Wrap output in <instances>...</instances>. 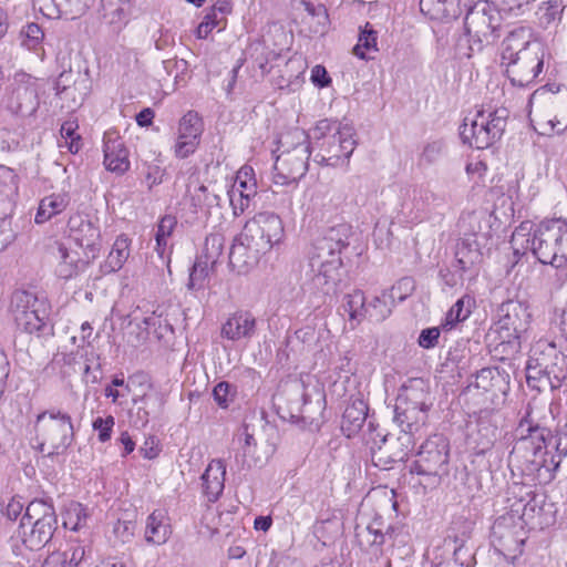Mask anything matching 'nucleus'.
I'll return each instance as SVG.
<instances>
[{
  "label": "nucleus",
  "mask_w": 567,
  "mask_h": 567,
  "mask_svg": "<svg viewBox=\"0 0 567 567\" xmlns=\"http://www.w3.org/2000/svg\"><path fill=\"white\" fill-rule=\"evenodd\" d=\"M534 347L535 354L540 355L543 365L559 386L560 382L567 378V355L558 350L555 342L547 340H539Z\"/></svg>",
  "instance_id": "23"
},
{
  "label": "nucleus",
  "mask_w": 567,
  "mask_h": 567,
  "mask_svg": "<svg viewBox=\"0 0 567 567\" xmlns=\"http://www.w3.org/2000/svg\"><path fill=\"white\" fill-rule=\"evenodd\" d=\"M224 237L220 234H210L206 237L202 254L197 257L198 260L214 269L223 254Z\"/></svg>",
  "instance_id": "39"
},
{
  "label": "nucleus",
  "mask_w": 567,
  "mask_h": 567,
  "mask_svg": "<svg viewBox=\"0 0 567 567\" xmlns=\"http://www.w3.org/2000/svg\"><path fill=\"white\" fill-rule=\"evenodd\" d=\"M394 306L395 302L391 299V293H386L383 290L368 303L367 319L373 322H381L391 315Z\"/></svg>",
  "instance_id": "36"
},
{
  "label": "nucleus",
  "mask_w": 567,
  "mask_h": 567,
  "mask_svg": "<svg viewBox=\"0 0 567 567\" xmlns=\"http://www.w3.org/2000/svg\"><path fill=\"white\" fill-rule=\"evenodd\" d=\"M350 227L340 224L318 238L309 251L303 275V288L313 293L329 295L340 281L341 252L349 245Z\"/></svg>",
  "instance_id": "2"
},
{
  "label": "nucleus",
  "mask_w": 567,
  "mask_h": 567,
  "mask_svg": "<svg viewBox=\"0 0 567 567\" xmlns=\"http://www.w3.org/2000/svg\"><path fill=\"white\" fill-rule=\"evenodd\" d=\"M70 204L68 194H52L41 199L34 217L35 224H43L62 213Z\"/></svg>",
  "instance_id": "32"
},
{
  "label": "nucleus",
  "mask_w": 567,
  "mask_h": 567,
  "mask_svg": "<svg viewBox=\"0 0 567 567\" xmlns=\"http://www.w3.org/2000/svg\"><path fill=\"white\" fill-rule=\"evenodd\" d=\"M559 219L542 221L533 233L529 223H522L512 235V247L516 252L530 250L537 260L551 265L556 256Z\"/></svg>",
  "instance_id": "9"
},
{
  "label": "nucleus",
  "mask_w": 567,
  "mask_h": 567,
  "mask_svg": "<svg viewBox=\"0 0 567 567\" xmlns=\"http://www.w3.org/2000/svg\"><path fill=\"white\" fill-rule=\"evenodd\" d=\"M9 374H10V362H9L8 358L0 357V399L2 398V395L4 393Z\"/></svg>",
  "instance_id": "62"
},
{
  "label": "nucleus",
  "mask_w": 567,
  "mask_h": 567,
  "mask_svg": "<svg viewBox=\"0 0 567 567\" xmlns=\"http://www.w3.org/2000/svg\"><path fill=\"white\" fill-rule=\"evenodd\" d=\"M311 82L317 87H327L331 84V78L329 76L326 68L323 65H315L311 70Z\"/></svg>",
  "instance_id": "58"
},
{
  "label": "nucleus",
  "mask_w": 567,
  "mask_h": 567,
  "mask_svg": "<svg viewBox=\"0 0 567 567\" xmlns=\"http://www.w3.org/2000/svg\"><path fill=\"white\" fill-rule=\"evenodd\" d=\"M475 50H477V45L474 43V38L467 33L461 37L455 45L456 54L460 58H471Z\"/></svg>",
  "instance_id": "57"
},
{
  "label": "nucleus",
  "mask_w": 567,
  "mask_h": 567,
  "mask_svg": "<svg viewBox=\"0 0 567 567\" xmlns=\"http://www.w3.org/2000/svg\"><path fill=\"white\" fill-rule=\"evenodd\" d=\"M528 30L512 31L502 42L501 60L513 85L528 86L542 73L545 51L539 42H529Z\"/></svg>",
  "instance_id": "3"
},
{
  "label": "nucleus",
  "mask_w": 567,
  "mask_h": 567,
  "mask_svg": "<svg viewBox=\"0 0 567 567\" xmlns=\"http://www.w3.org/2000/svg\"><path fill=\"white\" fill-rule=\"evenodd\" d=\"M176 224H177V220L174 216H172V215L164 216L158 223L156 235H158V237H166V238L169 237L172 235Z\"/></svg>",
  "instance_id": "59"
},
{
  "label": "nucleus",
  "mask_w": 567,
  "mask_h": 567,
  "mask_svg": "<svg viewBox=\"0 0 567 567\" xmlns=\"http://www.w3.org/2000/svg\"><path fill=\"white\" fill-rule=\"evenodd\" d=\"M221 332L231 340L246 337L248 334V317L240 315L229 318L223 326Z\"/></svg>",
  "instance_id": "42"
},
{
  "label": "nucleus",
  "mask_w": 567,
  "mask_h": 567,
  "mask_svg": "<svg viewBox=\"0 0 567 567\" xmlns=\"http://www.w3.org/2000/svg\"><path fill=\"white\" fill-rule=\"evenodd\" d=\"M59 264L55 268V274L62 279H70L78 275L82 267L76 252H71L64 245L58 246Z\"/></svg>",
  "instance_id": "34"
},
{
  "label": "nucleus",
  "mask_w": 567,
  "mask_h": 567,
  "mask_svg": "<svg viewBox=\"0 0 567 567\" xmlns=\"http://www.w3.org/2000/svg\"><path fill=\"white\" fill-rule=\"evenodd\" d=\"M226 467L220 460H213L202 475L203 494L208 502L218 499L224 491Z\"/></svg>",
  "instance_id": "26"
},
{
  "label": "nucleus",
  "mask_w": 567,
  "mask_h": 567,
  "mask_svg": "<svg viewBox=\"0 0 567 567\" xmlns=\"http://www.w3.org/2000/svg\"><path fill=\"white\" fill-rule=\"evenodd\" d=\"M19 190V177L16 172L0 165V215H12Z\"/></svg>",
  "instance_id": "25"
},
{
  "label": "nucleus",
  "mask_w": 567,
  "mask_h": 567,
  "mask_svg": "<svg viewBox=\"0 0 567 567\" xmlns=\"http://www.w3.org/2000/svg\"><path fill=\"white\" fill-rule=\"evenodd\" d=\"M140 452L145 458H155L159 453L157 440L154 436L147 437L144 444L140 447Z\"/></svg>",
  "instance_id": "60"
},
{
  "label": "nucleus",
  "mask_w": 567,
  "mask_h": 567,
  "mask_svg": "<svg viewBox=\"0 0 567 567\" xmlns=\"http://www.w3.org/2000/svg\"><path fill=\"white\" fill-rule=\"evenodd\" d=\"M229 268L237 275L248 274V235L244 231L234 238L229 251Z\"/></svg>",
  "instance_id": "31"
},
{
  "label": "nucleus",
  "mask_w": 567,
  "mask_h": 567,
  "mask_svg": "<svg viewBox=\"0 0 567 567\" xmlns=\"http://www.w3.org/2000/svg\"><path fill=\"white\" fill-rule=\"evenodd\" d=\"M526 381L530 388L538 391H543L547 386L550 389L558 388L551 374L543 365L540 355L535 354L534 346L530 349L529 358L526 363Z\"/></svg>",
  "instance_id": "27"
},
{
  "label": "nucleus",
  "mask_w": 567,
  "mask_h": 567,
  "mask_svg": "<svg viewBox=\"0 0 567 567\" xmlns=\"http://www.w3.org/2000/svg\"><path fill=\"white\" fill-rule=\"evenodd\" d=\"M378 32L370 23H365L361 30L358 43L353 48V54L361 60L370 59V53L378 52Z\"/></svg>",
  "instance_id": "38"
},
{
  "label": "nucleus",
  "mask_w": 567,
  "mask_h": 567,
  "mask_svg": "<svg viewBox=\"0 0 567 567\" xmlns=\"http://www.w3.org/2000/svg\"><path fill=\"white\" fill-rule=\"evenodd\" d=\"M556 250L553 267H567V223L561 219H559Z\"/></svg>",
  "instance_id": "44"
},
{
  "label": "nucleus",
  "mask_w": 567,
  "mask_h": 567,
  "mask_svg": "<svg viewBox=\"0 0 567 567\" xmlns=\"http://www.w3.org/2000/svg\"><path fill=\"white\" fill-rule=\"evenodd\" d=\"M449 442L443 435L427 439L420 447L416 460L410 465L409 472L424 476L427 482H439L440 470L449 463Z\"/></svg>",
  "instance_id": "13"
},
{
  "label": "nucleus",
  "mask_w": 567,
  "mask_h": 567,
  "mask_svg": "<svg viewBox=\"0 0 567 567\" xmlns=\"http://www.w3.org/2000/svg\"><path fill=\"white\" fill-rule=\"evenodd\" d=\"M188 196L184 199V205L189 206L190 213L196 215L204 206H212L218 199L217 195H210L204 185L190 189L188 186Z\"/></svg>",
  "instance_id": "41"
},
{
  "label": "nucleus",
  "mask_w": 567,
  "mask_h": 567,
  "mask_svg": "<svg viewBox=\"0 0 567 567\" xmlns=\"http://www.w3.org/2000/svg\"><path fill=\"white\" fill-rule=\"evenodd\" d=\"M17 238L12 227L11 215H0V252L8 248Z\"/></svg>",
  "instance_id": "48"
},
{
  "label": "nucleus",
  "mask_w": 567,
  "mask_h": 567,
  "mask_svg": "<svg viewBox=\"0 0 567 567\" xmlns=\"http://www.w3.org/2000/svg\"><path fill=\"white\" fill-rule=\"evenodd\" d=\"M11 309L16 326L20 331L41 336L51 330L48 305L37 296L28 291L14 292Z\"/></svg>",
  "instance_id": "11"
},
{
  "label": "nucleus",
  "mask_w": 567,
  "mask_h": 567,
  "mask_svg": "<svg viewBox=\"0 0 567 567\" xmlns=\"http://www.w3.org/2000/svg\"><path fill=\"white\" fill-rule=\"evenodd\" d=\"M104 165L107 171L123 174L130 168L128 150L117 131L110 130L103 138Z\"/></svg>",
  "instance_id": "22"
},
{
  "label": "nucleus",
  "mask_w": 567,
  "mask_h": 567,
  "mask_svg": "<svg viewBox=\"0 0 567 567\" xmlns=\"http://www.w3.org/2000/svg\"><path fill=\"white\" fill-rule=\"evenodd\" d=\"M312 140L316 151L313 161L333 167L348 163L357 145L351 124L327 118L316 124Z\"/></svg>",
  "instance_id": "5"
},
{
  "label": "nucleus",
  "mask_w": 567,
  "mask_h": 567,
  "mask_svg": "<svg viewBox=\"0 0 567 567\" xmlns=\"http://www.w3.org/2000/svg\"><path fill=\"white\" fill-rule=\"evenodd\" d=\"M60 554L65 557L69 567H78L85 558L86 548L80 542H70L68 548Z\"/></svg>",
  "instance_id": "47"
},
{
  "label": "nucleus",
  "mask_w": 567,
  "mask_h": 567,
  "mask_svg": "<svg viewBox=\"0 0 567 567\" xmlns=\"http://www.w3.org/2000/svg\"><path fill=\"white\" fill-rule=\"evenodd\" d=\"M21 34L25 38L23 44L30 50H35L44 39L41 27L33 22L23 27Z\"/></svg>",
  "instance_id": "49"
},
{
  "label": "nucleus",
  "mask_w": 567,
  "mask_h": 567,
  "mask_svg": "<svg viewBox=\"0 0 567 567\" xmlns=\"http://www.w3.org/2000/svg\"><path fill=\"white\" fill-rule=\"evenodd\" d=\"M68 228L70 237L84 249L87 262L95 259L102 247L99 226L86 216L74 214L69 218Z\"/></svg>",
  "instance_id": "18"
},
{
  "label": "nucleus",
  "mask_w": 567,
  "mask_h": 567,
  "mask_svg": "<svg viewBox=\"0 0 567 567\" xmlns=\"http://www.w3.org/2000/svg\"><path fill=\"white\" fill-rule=\"evenodd\" d=\"M22 509L23 505L20 502L12 499L7 505L6 515L8 516L9 519L16 520L20 516Z\"/></svg>",
  "instance_id": "64"
},
{
  "label": "nucleus",
  "mask_w": 567,
  "mask_h": 567,
  "mask_svg": "<svg viewBox=\"0 0 567 567\" xmlns=\"http://www.w3.org/2000/svg\"><path fill=\"white\" fill-rule=\"evenodd\" d=\"M471 315V310L464 307V299H458L445 316L442 328L451 330L456 323L466 320Z\"/></svg>",
  "instance_id": "45"
},
{
  "label": "nucleus",
  "mask_w": 567,
  "mask_h": 567,
  "mask_svg": "<svg viewBox=\"0 0 567 567\" xmlns=\"http://www.w3.org/2000/svg\"><path fill=\"white\" fill-rule=\"evenodd\" d=\"M444 143L442 141H432L424 145L420 155V163L422 165H431L437 163L444 155Z\"/></svg>",
  "instance_id": "46"
},
{
  "label": "nucleus",
  "mask_w": 567,
  "mask_h": 567,
  "mask_svg": "<svg viewBox=\"0 0 567 567\" xmlns=\"http://www.w3.org/2000/svg\"><path fill=\"white\" fill-rule=\"evenodd\" d=\"M230 391V385L227 382H219L213 390L215 401L219 406H227V398Z\"/></svg>",
  "instance_id": "61"
},
{
  "label": "nucleus",
  "mask_w": 567,
  "mask_h": 567,
  "mask_svg": "<svg viewBox=\"0 0 567 567\" xmlns=\"http://www.w3.org/2000/svg\"><path fill=\"white\" fill-rule=\"evenodd\" d=\"M172 535L171 519L165 509L153 511L145 520L144 539L148 545L161 546Z\"/></svg>",
  "instance_id": "24"
},
{
  "label": "nucleus",
  "mask_w": 567,
  "mask_h": 567,
  "mask_svg": "<svg viewBox=\"0 0 567 567\" xmlns=\"http://www.w3.org/2000/svg\"><path fill=\"white\" fill-rule=\"evenodd\" d=\"M41 567H69L66 565L65 557H63L60 551L51 553L45 560L43 561Z\"/></svg>",
  "instance_id": "63"
},
{
  "label": "nucleus",
  "mask_w": 567,
  "mask_h": 567,
  "mask_svg": "<svg viewBox=\"0 0 567 567\" xmlns=\"http://www.w3.org/2000/svg\"><path fill=\"white\" fill-rule=\"evenodd\" d=\"M561 0H548L538 9V19L542 24L548 25L561 19L563 13Z\"/></svg>",
  "instance_id": "43"
},
{
  "label": "nucleus",
  "mask_w": 567,
  "mask_h": 567,
  "mask_svg": "<svg viewBox=\"0 0 567 567\" xmlns=\"http://www.w3.org/2000/svg\"><path fill=\"white\" fill-rule=\"evenodd\" d=\"M497 377L498 372L496 369L484 368L476 373L475 380L472 384L475 388L487 392L494 386V381L497 379Z\"/></svg>",
  "instance_id": "52"
},
{
  "label": "nucleus",
  "mask_w": 567,
  "mask_h": 567,
  "mask_svg": "<svg viewBox=\"0 0 567 567\" xmlns=\"http://www.w3.org/2000/svg\"><path fill=\"white\" fill-rule=\"evenodd\" d=\"M464 25L467 34L473 35L477 50H481L483 41L489 42L498 37L495 32L501 25V14L488 1H480L467 12Z\"/></svg>",
  "instance_id": "14"
},
{
  "label": "nucleus",
  "mask_w": 567,
  "mask_h": 567,
  "mask_svg": "<svg viewBox=\"0 0 567 567\" xmlns=\"http://www.w3.org/2000/svg\"><path fill=\"white\" fill-rule=\"evenodd\" d=\"M274 181L279 185L298 182L308 171L311 143L308 133L299 127L281 133L272 151Z\"/></svg>",
  "instance_id": "4"
},
{
  "label": "nucleus",
  "mask_w": 567,
  "mask_h": 567,
  "mask_svg": "<svg viewBox=\"0 0 567 567\" xmlns=\"http://www.w3.org/2000/svg\"><path fill=\"white\" fill-rule=\"evenodd\" d=\"M56 528L58 517L52 503L33 499L22 516L18 537L27 548L37 550L51 540Z\"/></svg>",
  "instance_id": "8"
},
{
  "label": "nucleus",
  "mask_w": 567,
  "mask_h": 567,
  "mask_svg": "<svg viewBox=\"0 0 567 567\" xmlns=\"http://www.w3.org/2000/svg\"><path fill=\"white\" fill-rule=\"evenodd\" d=\"M130 256V239L125 236H118L113 244L105 261L104 268L109 272L120 270Z\"/></svg>",
  "instance_id": "37"
},
{
  "label": "nucleus",
  "mask_w": 567,
  "mask_h": 567,
  "mask_svg": "<svg viewBox=\"0 0 567 567\" xmlns=\"http://www.w3.org/2000/svg\"><path fill=\"white\" fill-rule=\"evenodd\" d=\"M308 386L307 380L302 378L291 379L281 385L280 392L275 395V404L282 413L281 417L291 421L303 417V408L310 401Z\"/></svg>",
  "instance_id": "16"
},
{
  "label": "nucleus",
  "mask_w": 567,
  "mask_h": 567,
  "mask_svg": "<svg viewBox=\"0 0 567 567\" xmlns=\"http://www.w3.org/2000/svg\"><path fill=\"white\" fill-rule=\"evenodd\" d=\"M210 266L205 265L203 261L196 259L192 267L187 287L188 289H197L202 287V281L207 277Z\"/></svg>",
  "instance_id": "53"
},
{
  "label": "nucleus",
  "mask_w": 567,
  "mask_h": 567,
  "mask_svg": "<svg viewBox=\"0 0 567 567\" xmlns=\"http://www.w3.org/2000/svg\"><path fill=\"white\" fill-rule=\"evenodd\" d=\"M34 80L25 73H17L9 86L7 109L21 117L32 116L39 107Z\"/></svg>",
  "instance_id": "15"
},
{
  "label": "nucleus",
  "mask_w": 567,
  "mask_h": 567,
  "mask_svg": "<svg viewBox=\"0 0 567 567\" xmlns=\"http://www.w3.org/2000/svg\"><path fill=\"white\" fill-rule=\"evenodd\" d=\"M135 526L130 520H117L113 527L114 535L123 543H130L134 536Z\"/></svg>",
  "instance_id": "55"
},
{
  "label": "nucleus",
  "mask_w": 567,
  "mask_h": 567,
  "mask_svg": "<svg viewBox=\"0 0 567 567\" xmlns=\"http://www.w3.org/2000/svg\"><path fill=\"white\" fill-rule=\"evenodd\" d=\"M550 406L529 402L513 431V447L508 453V466L522 471H535L553 465L557 468L567 455V433L550 434L553 420Z\"/></svg>",
  "instance_id": "1"
},
{
  "label": "nucleus",
  "mask_w": 567,
  "mask_h": 567,
  "mask_svg": "<svg viewBox=\"0 0 567 567\" xmlns=\"http://www.w3.org/2000/svg\"><path fill=\"white\" fill-rule=\"evenodd\" d=\"M530 317L528 306L518 300H507L499 306L492 333L498 346L503 347L504 353L514 354L520 350L522 339L530 326Z\"/></svg>",
  "instance_id": "7"
},
{
  "label": "nucleus",
  "mask_w": 567,
  "mask_h": 567,
  "mask_svg": "<svg viewBox=\"0 0 567 567\" xmlns=\"http://www.w3.org/2000/svg\"><path fill=\"white\" fill-rule=\"evenodd\" d=\"M365 296L361 290H354L344 297L343 309L349 315L350 321L360 323L367 319Z\"/></svg>",
  "instance_id": "40"
},
{
  "label": "nucleus",
  "mask_w": 567,
  "mask_h": 567,
  "mask_svg": "<svg viewBox=\"0 0 567 567\" xmlns=\"http://www.w3.org/2000/svg\"><path fill=\"white\" fill-rule=\"evenodd\" d=\"M247 177L248 166L243 165L237 172L234 185L228 190L229 202L236 216L244 214L246 207H248V195L245 194Z\"/></svg>",
  "instance_id": "33"
},
{
  "label": "nucleus",
  "mask_w": 567,
  "mask_h": 567,
  "mask_svg": "<svg viewBox=\"0 0 567 567\" xmlns=\"http://www.w3.org/2000/svg\"><path fill=\"white\" fill-rule=\"evenodd\" d=\"M395 405H404L405 408L430 409L432 406L431 395L423 384L416 382L406 386L399 394Z\"/></svg>",
  "instance_id": "30"
},
{
  "label": "nucleus",
  "mask_w": 567,
  "mask_h": 567,
  "mask_svg": "<svg viewBox=\"0 0 567 567\" xmlns=\"http://www.w3.org/2000/svg\"><path fill=\"white\" fill-rule=\"evenodd\" d=\"M508 111L486 109L477 111L473 117H465L460 127L463 143L477 150H485L501 138L505 131Z\"/></svg>",
  "instance_id": "10"
},
{
  "label": "nucleus",
  "mask_w": 567,
  "mask_h": 567,
  "mask_svg": "<svg viewBox=\"0 0 567 567\" xmlns=\"http://www.w3.org/2000/svg\"><path fill=\"white\" fill-rule=\"evenodd\" d=\"M63 0H33L34 7L49 19H59L64 13L62 9Z\"/></svg>",
  "instance_id": "51"
},
{
  "label": "nucleus",
  "mask_w": 567,
  "mask_h": 567,
  "mask_svg": "<svg viewBox=\"0 0 567 567\" xmlns=\"http://www.w3.org/2000/svg\"><path fill=\"white\" fill-rule=\"evenodd\" d=\"M203 121L196 112H187L179 121L175 156L186 158L193 154L200 142Z\"/></svg>",
  "instance_id": "19"
},
{
  "label": "nucleus",
  "mask_w": 567,
  "mask_h": 567,
  "mask_svg": "<svg viewBox=\"0 0 567 567\" xmlns=\"http://www.w3.org/2000/svg\"><path fill=\"white\" fill-rule=\"evenodd\" d=\"M33 429L34 447L48 457L64 454L74 441L71 416L55 408L39 413Z\"/></svg>",
  "instance_id": "6"
},
{
  "label": "nucleus",
  "mask_w": 567,
  "mask_h": 567,
  "mask_svg": "<svg viewBox=\"0 0 567 567\" xmlns=\"http://www.w3.org/2000/svg\"><path fill=\"white\" fill-rule=\"evenodd\" d=\"M55 90L58 95L71 94V91L79 92V103L81 104L84 97L87 95L90 85L86 74L82 75L80 71L73 73L70 69L60 73L56 82Z\"/></svg>",
  "instance_id": "28"
},
{
  "label": "nucleus",
  "mask_w": 567,
  "mask_h": 567,
  "mask_svg": "<svg viewBox=\"0 0 567 567\" xmlns=\"http://www.w3.org/2000/svg\"><path fill=\"white\" fill-rule=\"evenodd\" d=\"M91 513L87 507L81 503L71 502L63 514V526L71 530H80L87 527Z\"/></svg>",
  "instance_id": "35"
},
{
  "label": "nucleus",
  "mask_w": 567,
  "mask_h": 567,
  "mask_svg": "<svg viewBox=\"0 0 567 567\" xmlns=\"http://www.w3.org/2000/svg\"><path fill=\"white\" fill-rule=\"evenodd\" d=\"M414 290V281L404 277L396 281L390 289H385L386 293H391V299L395 302V300L403 301L408 296L412 293Z\"/></svg>",
  "instance_id": "50"
},
{
  "label": "nucleus",
  "mask_w": 567,
  "mask_h": 567,
  "mask_svg": "<svg viewBox=\"0 0 567 567\" xmlns=\"http://www.w3.org/2000/svg\"><path fill=\"white\" fill-rule=\"evenodd\" d=\"M483 235L472 234L463 237L455 249V266L463 275L471 278L478 274L480 265L483 261V251L481 248V239Z\"/></svg>",
  "instance_id": "20"
},
{
  "label": "nucleus",
  "mask_w": 567,
  "mask_h": 567,
  "mask_svg": "<svg viewBox=\"0 0 567 567\" xmlns=\"http://www.w3.org/2000/svg\"><path fill=\"white\" fill-rule=\"evenodd\" d=\"M115 424L114 416L109 415L106 417H96L93 423V430L99 432V441L104 443L111 439L112 430Z\"/></svg>",
  "instance_id": "54"
},
{
  "label": "nucleus",
  "mask_w": 567,
  "mask_h": 567,
  "mask_svg": "<svg viewBox=\"0 0 567 567\" xmlns=\"http://www.w3.org/2000/svg\"><path fill=\"white\" fill-rule=\"evenodd\" d=\"M430 409L405 408L404 405H395L394 421L401 427L402 435L398 437L404 449L393 453L389 463L403 462L406 460L409 452L414 445L412 433L423 425L427 417Z\"/></svg>",
  "instance_id": "17"
},
{
  "label": "nucleus",
  "mask_w": 567,
  "mask_h": 567,
  "mask_svg": "<svg viewBox=\"0 0 567 567\" xmlns=\"http://www.w3.org/2000/svg\"><path fill=\"white\" fill-rule=\"evenodd\" d=\"M290 39L291 35L281 23L271 22L262 28L260 38L250 44L254 55L258 54L255 58L258 65V70H254L255 76L264 78L270 71L269 61L279 56L280 52L289 47Z\"/></svg>",
  "instance_id": "12"
},
{
  "label": "nucleus",
  "mask_w": 567,
  "mask_h": 567,
  "mask_svg": "<svg viewBox=\"0 0 567 567\" xmlns=\"http://www.w3.org/2000/svg\"><path fill=\"white\" fill-rule=\"evenodd\" d=\"M440 329L437 327L423 329L419 336L417 343L423 349H432L437 344Z\"/></svg>",
  "instance_id": "56"
},
{
  "label": "nucleus",
  "mask_w": 567,
  "mask_h": 567,
  "mask_svg": "<svg viewBox=\"0 0 567 567\" xmlns=\"http://www.w3.org/2000/svg\"><path fill=\"white\" fill-rule=\"evenodd\" d=\"M368 406L362 400H355L343 412L341 430L348 436H353L367 420Z\"/></svg>",
  "instance_id": "29"
},
{
  "label": "nucleus",
  "mask_w": 567,
  "mask_h": 567,
  "mask_svg": "<svg viewBox=\"0 0 567 567\" xmlns=\"http://www.w3.org/2000/svg\"><path fill=\"white\" fill-rule=\"evenodd\" d=\"M252 226H250V237L252 239L258 238L260 240L256 243L262 250H269L275 244H277L282 236V225L280 218L269 212L259 213L252 219Z\"/></svg>",
  "instance_id": "21"
}]
</instances>
